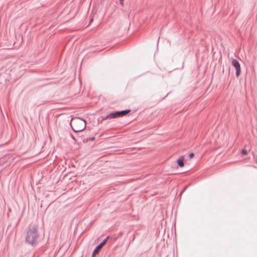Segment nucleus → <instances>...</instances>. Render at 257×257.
<instances>
[{
    "instance_id": "nucleus-9",
    "label": "nucleus",
    "mask_w": 257,
    "mask_h": 257,
    "mask_svg": "<svg viewBox=\"0 0 257 257\" xmlns=\"http://www.w3.org/2000/svg\"><path fill=\"white\" fill-rule=\"evenodd\" d=\"M194 156V154L193 153H191L188 155V157L189 159H192Z\"/></svg>"
},
{
    "instance_id": "nucleus-3",
    "label": "nucleus",
    "mask_w": 257,
    "mask_h": 257,
    "mask_svg": "<svg viewBox=\"0 0 257 257\" xmlns=\"http://www.w3.org/2000/svg\"><path fill=\"white\" fill-rule=\"evenodd\" d=\"M130 111V109H125L121 111H113L107 114L106 116L103 117L102 120H104L107 119H111L122 117L126 115Z\"/></svg>"
},
{
    "instance_id": "nucleus-1",
    "label": "nucleus",
    "mask_w": 257,
    "mask_h": 257,
    "mask_svg": "<svg viewBox=\"0 0 257 257\" xmlns=\"http://www.w3.org/2000/svg\"><path fill=\"white\" fill-rule=\"evenodd\" d=\"M39 237V234L37 225L33 223L30 224L26 228V242L33 246H35L38 243Z\"/></svg>"
},
{
    "instance_id": "nucleus-12",
    "label": "nucleus",
    "mask_w": 257,
    "mask_h": 257,
    "mask_svg": "<svg viewBox=\"0 0 257 257\" xmlns=\"http://www.w3.org/2000/svg\"><path fill=\"white\" fill-rule=\"evenodd\" d=\"M77 137H78V139H80V140H82V139L80 137L77 136Z\"/></svg>"
},
{
    "instance_id": "nucleus-2",
    "label": "nucleus",
    "mask_w": 257,
    "mask_h": 257,
    "mask_svg": "<svg viewBox=\"0 0 257 257\" xmlns=\"http://www.w3.org/2000/svg\"><path fill=\"white\" fill-rule=\"evenodd\" d=\"M70 124L73 131L76 133L81 132L86 127L85 120L79 117L72 118Z\"/></svg>"
},
{
    "instance_id": "nucleus-4",
    "label": "nucleus",
    "mask_w": 257,
    "mask_h": 257,
    "mask_svg": "<svg viewBox=\"0 0 257 257\" xmlns=\"http://www.w3.org/2000/svg\"><path fill=\"white\" fill-rule=\"evenodd\" d=\"M109 238V236H107L105 238H104L102 242H101L98 245L96 246V247L93 250L91 257H95V255L98 253L99 250L102 247V246L105 244L108 239Z\"/></svg>"
},
{
    "instance_id": "nucleus-5",
    "label": "nucleus",
    "mask_w": 257,
    "mask_h": 257,
    "mask_svg": "<svg viewBox=\"0 0 257 257\" xmlns=\"http://www.w3.org/2000/svg\"><path fill=\"white\" fill-rule=\"evenodd\" d=\"M231 64L233 67L235 68L236 72L235 75L238 77L240 74V65L238 61L235 59L231 60Z\"/></svg>"
},
{
    "instance_id": "nucleus-6",
    "label": "nucleus",
    "mask_w": 257,
    "mask_h": 257,
    "mask_svg": "<svg viewBox=\"0 0 257 257\" xmlns=\"http://www.w3.org/2000/svg\"><path fill=\"white\" fill-rule=\"evenodd\" d=\"M184 157L183 156H181L179 157V158L177 160V163L178 165L180 167H182L184 166Z\"/></svg>"
},
{
    "instance_id": "nucleus-11",
    "label": "nucleus",
    "mask_w": 257,
    "mask_h": 257,
    "mask_svg": "<svg viewBox=\"0 0 257 257\" xmlns=\"http://www.w3.org/2000/svg\"><path fill=\"white\" fill-rule=\"evenodd\" d=\"M71 137L74 141H76L75 137L73 135H71Z\"/></svg>"
},
{
    "instance_id": "nucleus-7",
    "label": "nucleus",
    "mask_w": 257,
    "mask_h": 257,
    "mask_svg": "<svg viewBox=\"0 0 257 257\" xmlns=\"http://www.w3.org/2000/svg\"><path fill=\"white\" fill-rule=\"evenodd\" d=\"M88 140L94 141V140H95V137H92L91 138H87V139H86V141H85L84 140H83L82 141L83 142H87Z\"/></svg>"
},
{
    "instance_id": "nucleus-10",
    "label": "nucleus",
    "mask_w": 257,
    "mask_h": 257,
    "mask_svg": "<svg viewBox=\"0 0 257 257\" xmlns=\"http://www.w3.org/2000/svg\"><path fill=\"white\" fill-rule=\"evenodd\" d=\"M123 1H124V0H119V4H120V5H121L122 6H123Z\"/></svg>"
},
{
    "instance_id": "nucleus-8",
    "label": "nucleus",
    "mask_w": 257,
    "mask_h": 257,
    "mask_svg": "<svg viewBox=\"0 0 257 257\" xmlns=\"http://www.w3.org/2000/svg\"><path fill=\"white\" fill-rule=\"evenodd\" d=\"M241 153L243 155H246L247 154V151L245 149H243L241 151Z\"/></svg>"
}]
</instances>
